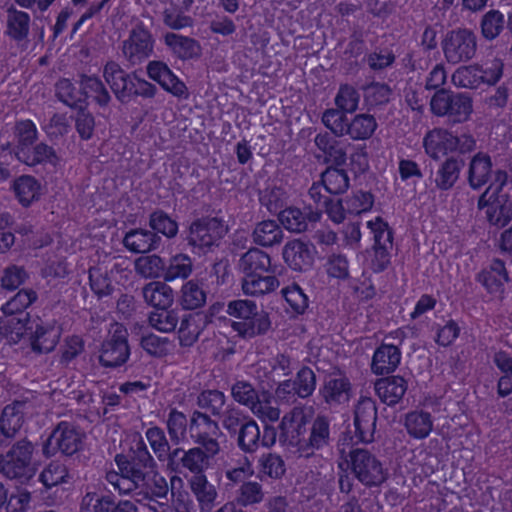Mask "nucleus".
Wrapping results in <instances>:
<instances>
[{
	"label": "nucleus",
	"mask_w": 512,
	"mask_h": 512,
	"mask_svg": "<svg viewBox=\"0 0 512 512\" xmlns=\"http://www.w3.org/2000/svg\"><path fill=\"white\" fill-rule=\"evenodd\" d=\"M252 236L256 244L269 247L281 243L283 231L276 221L264 220L255 226Z\"/></svg>",
	"instance_id": "4c0bfd02"
},
{
	"label": "nucleus",
	"mask_w": 512,
	"mask_h": 512,
	"mask_svg": "<svg viewBox=\"0 0 512 512\" xmlns=\"http://www.w3.org/2000/svg\"><path fill=\"white\" fill-rule=\"evenodd\" d=\"M347 463L354 476L365 486H377L386 479L382 463L367 449H351L347 456Z\"/></svg>",
	"instance_id": "423d86ee"
},
{
	"label": "nucleus",
	"mask_w": 512,
	"mask_h": 512,
	"mask_svg": "<svg viewBox=\"0 0 512 512\" xmlns=\"http://www.w3.org/2000/svg\"><path fill=\"white\" fill-rule=\"evenodd\" d=\"M287 195L283 188L276 185H268L260 193V203L271 213H278L286 204Z\"/></svg>",
	"instance_id": "6e6d98bb"
},
{
	"label": "nucleus",
	"mask_w": 512,
	"mask_h": 512,
	"mask_svg": "<svg viewBox=\"0 0 512 512\" xmlns=\"http://www.w3.org/2000/svg\"><path fill=\"white\" fill-rule=\"evenodd\" d=\"M33 446L26 440L17 442L3 457L4 475L9 479H29L34 474L31 465Z\"/></svg>",
	"instance_id": "f8f14e48"
},
{
	"label": "nucleus",
	"mask_w": 512,
	"mask_h": 512,
	"mask_svg": "<svg viewBox=\"0 0 512 512\" xmlns=\"http://www.w3.org/2000/svg\"><path fill=\"white\" fill-rule=\"evenodd\" d=\"M405 427L410 436L415 439H424L433 429V420L428 412L413 411L405 417Z\"/></svg>",
	"instance_id": "58836bf2"
},
{
	"label": "nucleus",
	"mask_w": 512,
	"mask_h": 512,
	"mask_svg": "<svg viewBox=\"0 0 512 512\" xmlns=\"http://www.w3.org/2000/svg\"><path fill=\"white\" fill-rule=\"evenodd\" d=\"M321 218L318 209L287 207L279 211L278 219L282 226L290 232L301 233L308 229L309 223H315Z\"/></svg>",
	"instance_id": "a211bd4d"
},
{
	"label": "nucleus",
	"mask_w": 512,
	"mask_h": 512,
	"mask_svg": "<svg viewBox=\"0 0 512 512\" xmlns=\"http://www.w3.org/2000/svg\"><path fill=\"white\" fill-rule=\"evenodd\" d=\"M161 238L146 229H132L123 238L124 247L133 253H147L157 249Z\"/></svg>",
	"instance_id": "5701e85b"
},
{
	"label": "nucleus",
	"mask_w": 512,
	"mask_h": 512,
	"mask_svg": "<svg viewBox=\"0 0 512 512\" xmlns=\"http://www.w3.org/2000/svg\"><path fill=\"white\" fill-rule=\"evenodd\" d=\"M237 443L245 453H254L260 447V429L257 423L250 419L241 425L238 431Z\"/></svg>",
	"instance_id": "a18cd8bd"
},
{
	"label": "nucleus",
	"mask_w": 512,
	"mask_h": 512,
	"mask_svg": "<svg viewBox=\"0 0 512 512\" xmlns=\"http://www.w3.org/2000/svg\"><path fill=\"white\" fill-rule=\"evenodd\" d=\"M130 356L128 331L123 324L112 323L108 335L99 351V362L105 367H119L127 362Z\"/></svg>",
	"instance_id": "0eeeda50"
},
{
	"label": "nucleus",
	"mask_w": 512,
	"mask_h": 512,
	"mask_svg": "<svg viewBox=\"0 0 512 512\" xmlns=\"http://www.w3.org/2000/svg\"><path fill=\"white\" fill-rule=\"evenodd\" d=\"M307 419L303 410L294 408L280 423V442L293 454L309 458L330 444V423L318 416L306 436Z\"/></svg>",
	"instance_id": "f03ea898"
},
{
	"label": "nucleus",
	"mask_w": 512,
	"mask_h": 512,
	"mask_svg": "<svg viewBox=\"0 0 512 512\" xmlns=\"http://www.w3.org/2000/svg\"><path fill=\"white\" fill-rule=\"evenodd\" d=\"M188 484L202 511H210L217 498L215 487L209 483L206 475L191 476Z\"/></svg>",
	"instance_id": "2f4dec72"
},
{
	"label": "nucleus",
	"mask_w": 512,
	"mask_h": 512,
	"mask_svg": "<svg viewBox=\"0 0 512 512\" xmlns=\"http://www.w3.org/2000/svg\"><path fill=\"white\" fill-rule=\"evenodd\" d=\"M320 394L330 406L344 404L351 396L350 381L344 376L331 377L325 381Z\"/></svg>",
	"instance_id": "b1692460"
},
{
	"label": "nucleus",
	"mask_w": 512,
	"mask_h": 512,
	"mask_svg": "<svg viewBox=\"0 0 512 512\" xmlns=\"http://www.w3.org/2000/svg\"><path fill=\"white\" fill-rule=\"evenodd\" d=\"M119 471L106 472L105 479L120 495H131L143 502L166 498L169 487L166 479L156 471V463L142 439H139L128 459L116 455Z\"/></svg>",
	"instance_id": "f257e3e1"
},
{
	"label": "nucleus",
	"mask_w": 512,
	"mask_h": 512,
	"mask_svg": "<svg viewBox=\"0 0 512 512\" xmlns=\"http://www.w3.org/2000/svg\"><path fill=\"white\" fill-rule=\"evenodd\" d=\"M80 85L87 97L93 98L100 106H107L111 100L110 94L102 81L95 76H81Z\"/></svg>",
	"instance_id": "8fccbe9b"
},
{
	"label": "nucleus",
	"mask_w": 512,
	"mask_h": 512,
	"mask_svg": "<svg viewBox=\"0 0 512 512\" xmlns=\"http://www.w3.org/2000/svg\"><path fill=\"white\" fill-rule=\"evenodd\" d=\"M377 421L375 402L369 397H361L354 408L355 437L363 443L374 440Z\"/></svg>",
	"instance_id": "4468645a"
},
{
	"label": "nucleus",
	"mask_w": 512,
	"mask_h": 512,
	"mask_svg": "<svg viewBox=\"0 0 512 512\" xmlns=\"http://www.w3.org/2000/svg\"><path fill=\"white\" fill-rule=\"evenodd\" d=\"M37 128L31 120H21L15 125L17 145L15 153L20 150L27 151L37 139Z\"/></svg>",
	"instance_id": "13d9d810"
},
{
	"label": "nucleus",
	"mask_w": 512,
	"mask_h": 512,
	"mask_svg": "<svg viewBox=\"0 0 512 512\" xmlns=\"http://www.w3.org/2000/svg\"><path fill=\"white\" fill-rule=\"evenodd\" d=\"M103 77L118 100L127 101V88L131 76L115 61H108L103 68Z\"/></svg>",
	"instance_id": "a878e982"
},
{
	"label": "nucleus",
	"mask_w": 512,
	"mask_h": 512,
	"mask_svg": "<svg viewBox=\"0 0 512 512\" xmlns=\"http://www.w3.org/2000/svg\"><path fill=\"white\" fill-rule=\"evenodd\" d=\"M227 233L223 221L217 218H205L193 222L189 229L188 243L200 250L209 249Z\"/></svg>",
	"instance_id": "ddd939ff"
},
{
	"label": "nucleus",
	"mask_w": 512,
	"mask_h": 512,
	"mask_svg": "<svg viewBox=\"0 0 512 512\" xmlns=\"http://www.w3.org/2000/svg\"><path fill=\"white\" fill-rule=\"evenodd\" d=\"M345 111L338 108H330L324 111L322 115V123L329 129L335 136H346L348 119Z\"/></svg>",
	"instance_id": "864d4df0"
},
{
	"label": "nucleus",
	"mask_w": 512,
	"mask_h": 512,
	"mask_svg": "<svg viewBox=\"0 0 512 512\" xmlns=\"http://www.w3.org/2000/svg\"><path fill=\"white\" fill-rule=\"evenodd\" d=\"M391 95L390 87L384 83L374 82L364 88V101L369 109L387 104Z\"/></svg>",
	"instance_id": "4d7b16f0"
},
{
	"label": "nucleus",
	"mask_w": 512,
	"mask_h": 512,
	"mask_svg": "<svg viewBox=\"0 0 512 512\" xmlns=\"http://www.w3.org/2000/svg\"><path fill=\"white\" fill-rule=\"evenodd\" d=\"M193 270V263L191 258L186 254H176L165 262V269L163 278L165 281H174L175 279L188 278Z\"/></svg>",
	"instance_id": "a19ab883"
},
{
	"label": "nucleus",
	"mask_w": 512,
	"mask_h": 512,
	"mask_svg": "<svg viewBox=\"0 0 512 512\" xmlns=\"http://www.w3.org/2000/svg\"><path fill=\"white\" fill-rule=\"evenodd\" d=\"M83 433L72 423L60 422L53 430L43 446V453L50 457L57 452L73 455L82 446Z\"/></svg>",
	"instance_id": "6e6552de"
},
{
	"label": "nucleus",
	"mask_w": 512,
	"mask_h": 512,
	"mask_svg": "<svg viewBox=\"0 0 512 512\" xmlns=\"http://www.w3.org/2000/svg\"><path fill=\"white\" fill-rule=\"evenodd\" d=\"M145 302L157 309L170 308L174 301L173 289L165 282L153 281L142 289Z\"/></svg>",
	"instance_id": "c85d7f7f"
},
{
	"label": "nucleus",
	"mask_w": 512,
	"mask_h": 512,
	"mask_svg": "<svg viewBox=\"0 0 512 512\" xmlns=\"http://www.w3.org/2000/svg\"><path fill=\"white\" fill-rule=\"evenodd\" d=\"M476 49V36L467 29L451 31L443 41L444 56L452 64L470 60L474 57Z\"/></svg>",
	"instance_id": "9b49d317"
},
{
	"label": "nucleus",
	"mask_w": 512,
	"mask_h": 512,
	"mask_svg": "<svg viewBox=\"0 0 512 512\" xmlns=\"http://www.w3.org/2000/svg\"><path fill=\"white\" fill-rule=\"evenodd\" d=\"M162 39L167 49L178 59L190 60L201 55L199 42L191 37L175 32H166L163 34Z\"/></svg>",
	"instance_id": "aec40b11"
},
{
	"label": "nucleus",
	"mask_w": 512,
	"mask_h": 512,
	"mask_svg": "<svg viewBox=\"0 0 512 512\" xmlns=\"http://www.w3.org/2000/svg\"><path fill=\"white\" fill-rule=\"evenodd\" d=\"M16 157L19 161L29 166L43 162L53 163L56 158L52 147L44 143L37 144L33 149L29 148L27 151L20 150L16 152Z\"/></svg>",
	"instance_id": "09e8293b"
},
{
	"label": "nucleus",
	"mask_w": 512,
	"mask_h": 512,
	"mask_svg": "<svg viewBox=\"0 0 512 512\" xmlns=\"http://www.w3.org/2000/svg\"><path fill=\"white\" fill-rule=\"evenodd\" d=\"M360 94L355 87L349 84L340 85L334 98L336 108L347 113H353L358 109Z\"/></svg>",
	"instance_id": "5fc2aeb1"
},
{
	"label": "nucleus",
	"mask_w": 512,
	"mask_h": 512,
	"mask_svg": "<svg viewBox=\"0 0 512 512\" xmlns=\"http://www.w3.org/2000/svg\"><path fill=\"white\" fill-rule=\"evenodd\" d=\"M28 406L26 401H14L3 409L0 417V429L3 435L13 437L21 429Z\"/></svg>",
	"instance_id": "4be33fe9"
},
{
	"label": "nucleus",
	"mask_w": 512,
	"mask_h": 512,
	"mask_svg": "<svg viewBox=\"0 0 512 512\" xmlns=\"http://www.w3.org/2000/svg\"><path fill=\"white\" fill-rule=\"evenodd\" d=\"M69 477L66 466L60 462H51L40 474V481L47 488L67 482Z\"/></svg>",
	"instance_id": "e2e57ef3"
},
{
	"label": "nucleus",
	"mask_w": 512,
	"mask_h": 512,
	"mask_svg": "<svg viewBox=\"0 0 512 512\" xmlns=\"http://www.w3.org/2000/svg\"><path fill=\"white\" fill-rule=\"evenodd\" d=\"M113 502L109 496L86 493L81 501L80 512H109L113 508Z\"/></svg>",
	"instance_id": "774afa93"
},
{
	"label": "nucleus",
	"mask_w": 512,
	"mask_h": 512,
	"mask_svg": "<svg viewBox=\"0 0 512 512\" xmlns=\"http://www.w3.org/2000/svg\"><path fill=\"white\" fill-rule=\"evenodd\" d=\"M0 323L5 335L18 341L28 330L31 332L35 322L31 321L30 314H4Z\"/></svg>",
	"instance_id": "e433bc0d"
},
{
	"label": "nucleus",
	"mask_w": 512,
	"mask_h": 512,
	"mask_svg": "<svg viewBox=\"0 0 512 512\" xmlns=\"http://www.w3.org/2000/svg\"><path fill=\"white\" fill-rule=\"evenodd\" d=\"M190 437L197 445L220 451L218 438L222 435L219 425L208 415L195 411L189 424Z\"/></svg>",
	"instance_id": "2eb2a0df"
},
{
	"label": "nucleus",
	"mask_w": 512,
	"mask_h": 512,
	"mask_svg": "<svg viewBox=\"0 0 512 512\" xmlns=\"http://www.w3.org/2000/svg\"><path fill=\"white\" fill-rule=\"evenodd\" d=\"M155 39L151 31L142 23L136 25L122 42L123 57L131 64L138 65L152 56Z\"/></svg>",
	"instance_id": "9d476101"
},
{
	"label": "nucleus",
	"mask_w": 512,
	"mask_h": 512,
	"mask_svg": "<svg viewBox=\"0 0 512 512\" xmlns=\"http://www.w3.org/2000/svg\"><path fill=\"white\" fill-rule=\"evenodd\" d=\"M227 313L238 319L232 323V328L242 337H254L265 333L270 327V321L265 314H259L254 302L249 300L231 301Z\"/></svg>",
	"instance_id": "20e7f679"
},
{
	"label": "nucleus",
	"mask_w": 512,
	"mask_h": 512,
	"mask_svg": "<svg viewBox=\"0 0 512 512\" xmlns=\"http://www.w3.org/2000/svg\"><path fill=\"white\" fill-rule=\"evenodd\" d=\"M479 71L478 65L459 67L452 75V82L460 88H477L482 84Z\"/></svg>",
	"instance_id": "680f3d73"
},
{
	"label": "nucleus",
	"mask_w": 512,
	"mask_h": 512,
	"mask_svg": "<svg viewBox=\"0 0 512 512\" xmlns=\"http://www.w3.org/2000/svg\"><path fill=\"white\" fill-rule=\"evenodd\" d=\"M278 286L279 281L275 276H262V273L244 275L242 280V290L244 294L250 296L270 293Z\"/></svg>",
	"instance_id": "473e14b6"
},
{
	"label": "nucleus",
	"mask_w": 512,
	"mask_h": 512,
	"mask_svg": "<svg viewBox=\"0 0 512 512\" xmlns=\"http://www.w3.org/2000/svg\"><path fill=\"white\" fill-rule=\"evenodd\" d=\"M423 144L426 153L433 159L455 152L454 135L445 129L437 128L428 132Z\"/></svg>",
	"instance_id": "412c9836"
},
{
	"label": "nucleus",
	"mask_w": 512,
	"mask_h": 512,
	"mask_svg": "<svg viewBox=\"0 0 512 512\" xmlns=\"http://www.w3.org/2000/svg\"><path fill=\"white\" fill-rule=\"evenodd\" d=\"M478 208L484 210L492 225L503 227L512 219V202L507 193L495 190L490 185L479 197Z\"/></svg>",
	"instance_id": "1a4fd4ad"
},
{
	"label": "nucleus",
	"mask_w": 512,
	"mask_h": 512,
	"mask_svg": "<svg viewBox=\"0 0 512 512\" xmlns=\"http://www.w3.org/2000/svg\"><path fill=\"white\" fill-rule=\"evenodd\" d=\"M492 174V162L489 155L479 152L473 156L468 168V182L477 190L488 183Z\"/></svg>",
	"instance_id": "cd10ccee"
},
{
	"label": "nucleus",
	"mask_w": 512,
	"mask_h": 512,
	"mask_svg": "<svg viewBox=\"0 0 512 512\" xmlns=\"http://www.w3.org/2000/svg\"><path fill=\"white\" fill-rule=\"evenodd\" d=\"M249 408L264 423L275 422L280 417L279 408L273 406L265 395H262L261 398L258 396Z\"/></svg>",
	"instance_id": "0e129e2a"
},
{
	"label": "nucleus",
	"mask_w": 512,
	"mask_h": 512,
	"mask_svg": "<svg viewBox=\"0 0 512 512\" xmlns=\"http://www.w3.org/2000/svg\"><path fill=\"white\" fill-rule=\"evenodd\" d=\"M431 112L439 117H448L453 123L466 122L472 112V99L465 93H448L440 89L430 100Z\"/></svg>",
	"instance_id": "39448f33"
},
{
	"label": "nucleus",
	"mask_w": 512,
	"mask_h": 512,
	"mask_svg": "<svg viewBox=\"0 0 512 512\" xmlns=\"http://www.w3.org/2000/svg\"><path fill=\"white\" fill-rule=\"evenodd\" d=\"M202 331L201 318L196 315H186L180 320L178 329L179 343L183 347L192 346Z\"/></svg>",
	"instance_id": "de8ad7c7"
},
{
	"label": "nucleus",
	"mask_w": 512,
	"mask_h": 512,
	"mask_svg": "<svg viewBox=\"0 0 512 512\" xmlns=\"http://www.w3.org/2000/svg\"><path fill=\"white\" fill-rule=\"evenodd\" d=\"M38 299V294L32 288L19 290L3 306V314H29L26 309L29 308Z\"/></svg>",
	"instance_id": "37998d69"
},
{
	"label": "nucleus",
	"mask_w": 512,
	"mask_h": 512,
	"mask_svg": "<svg viewBox=\"0 0 512 512\" xmlns=\"http://www.w3.org/2000/svg\"><path fill=\"white\" fill-rule=\"evenodd\" d=\"M135 272L145 279L163 277L165 262L158 255L140 256L134 261Z\"/></svg>",
	"instance_id": "c03bdc74"
},
{
	"label": "nucleus",
	"mask_w": 512,
	"mask_h": 512,
	"mask_svg": "<svg viewBox=\"0 0 512 512\" xmlns=\"http://www.w3.org/2000/svg\"><path fill=\"white\" fill-rule=\"evenodd\" d=\"M6 34L17 42L27 39L30 30V16L28 13L14 8L7 11Z\"/></svg>",
	"instance_id": "72a5a7b5"
},
{
	"label": "nucleus",
	"mask_w": 512,
	"mask_h": 512,
	"mask_svg": "<svg viewBox=\"0 0 512 512\" xmlns=\"http://www.w3.org/2000/svg\"><path fill=\"white\" fill-rule=\"evenodd\" d=\"M206 302V292L194 280L186 282L181 288L180 304L185 310H194L202 307Z\"/></svg>",
	"instance_id": "49530a36"
},
{
	"label": "nucleus",
	"mask_w": 512,
	"mask_h": 512,
	"mask_svg": "<svg viewBox=\"0 0 512 512\" xmlns=\"http://www.w3.org/2000/svg\"><path fill=\"white\" fill-rule=\"evenodd\" d=\"M60 334V329L53 322L36 321L29 337L32 350L36 353L51 352L56 347Z\"/></svg>",
	"instance_id": "6ab92c4d"
},
{
	"label": "nucleus",
	"mask_w": 512,
	"mask_h": 512,
	"mask_svg": "<svg viewBox=\"0 0 512 512\" xmlns=\"http://www.w3.org/2000/svg\"><path fill=\"white\" fill-rule=\"evenodd\" d=\"M283 259L295 271L309 269L314 261L315 248L300 239L288 241L283 248Z\"/></svg>",
	"instance_id": "f3484780"
},
{
	"label": "nucleus",
	"mask_w": 512,
	"mask_h": 512,
	"mask_svg": "<svg viewBox=\"0 0 512 512\" xmlns=\"http://www.w3.org/2000/svg\"><path fill=\"white\" fill-rule=\"evenodd\" d=\"M188 10L164 5L162 21L171 30H181L193 26V18L186 14Z\"/></svg>",
	"instance_id": "603ef678"
},
{
	"label": "nucleus",
	"mask_w": 512,
	"mask_h": 512,
	"mask_svg": "<svg viewBox=\"0 0 512 512\" xmlns=\"http://www.w3.org/2000/svg\"><path fill=\"white\" fill-rule=\"evenodd\" d=\"M478 280L489 292L500 291L502 285L508 281L504 262L499 259L493 260L489 267L478 275Z\"/></svg>",
	"instance_id": "c9c22d12"
},
{
	"label": "nucleus",
	"mask_w": 512,
	"mask_h": 512,
	"mask_svg": "<svg viewBox=\"0 0 512 512\" xmlns=\"http://www.w3.org/2000/svg\"><path fill=\"white\" fill-rule=\"evenodd\" d=\"M324 190L330 194H340L349 187V178L342 169L328 168L321 176Z\"/></svg>",
	"instance_id": "3c124183"
},
{
	"label": "nucleus",
	"mask_w": 512,
	"mask_h": 512,
	"mask_svg": "<svg viewBox=\"0 0 512 512\" xmlns=\"http://www.w3.org/2000/svg\"><path fill=\"white\" fill-rule=\"evenodd\" d=\"M179 321L180 317L177 309H157L156 311L151 312L148 317L149 325L161 333L173 332Z\"/></svg>",
	"instance_id": "79ce46f5"
},
{
	"label": "nucleus",
	"mask_w": 512,
	"mask_h": 512,
	"mask_svg": "<svg viewBox=\"0 0 512 512\" xmlns=\"http://www.w3.org/2000/svg\"><path fill=\"white\" fill-rule=\"evenodd\" d=\"M262 485L256 481H247L239 487L236 502L241 506L258 504L264 499Z\"/></svg>",
	"instance_id": "052dcab7"
},
{
	"label": "nucleus",
	"mask_w": 512,
	"mask_h": 512,
	"mask_svg": "<svg viewBox=\"0 0 512 512\" xmlns=\"http://www.w3.org/2000/svg\"><path fill=\"white\" fill-rule=\"evenodd\" d=\"M220 451L197 445L189 449L175 448L168 455V468L180 474L188 471L192 476L205 475L213 468Z\"/></svg>",
	"instance_id": "7ed1b4c3"
},
{
	"label": "nucleus",
	"mask_w": 512,
	"mask_h": 512,
	"mask_svg": "<svg viewBox=\"0 0 512 512\" xmlns=\"http://www.w3.org/2000/svg\"><path fill=\"white\" fill-rule=\"evenodd\" d=\"M12 190L18 202L22 206L28 207L39 199L41 185L33 176L22 175L13 181Z\"/></svg>",
	"instance_id": "c756f323"
},
{
	"label": "nucleus",
	"mask_w": 512,
	"mask_h": 512,
	"mask_svg": "<svg viewBox=\"0 0 512 512\" xmlns=\"http://www.w3.org/2000/svg\"><path fill=\"white\" fill-rule=\"evenodd\" d=\"M503 27L504 16L498 10H490L482 18V34L488 40L495 39L500 34Z\"/></svg>",
	"instance_id": "69168bd1"
},
{
	"label": "nucleus",
	"mask_w": 512,
	"mask_h": 512,
	"mask_svg": "<svg viewBox=\"0 0 512 512\" xmlns=\"http://www.w3.org/2000/svg\"><path fill=\"white\" fill-rule=\"evenodd\" d=\"M147 74L173 96L178 98L188 97L186 85L172 72L166 63L162 61H151L147 65Z\"/></svg>",
	"instance_id": "dca6fc26"
},
{
	"label": "nucleus",
	"mask_w": 512,
	"mask_h": 512,
	"mask_svg": "<svg viewBox=\"0 0 512 512\" xmlns=\"http://www.w3.org/2000/svg\"><path fill=\"white\" fill-rule=\"evenodd\" d=\"M462 162L451 157L438 168L434 179L435 186L440 190H449L459 178Z\"/></svg>",
	"instance_id": "ea45409f"
},
{
	"label": "nucleus",
	"mask_w": 512,
	"mask_h": 512,
	"mask_svg": "<svg viewBox=\"0 0 512 512\" xmlns=\"http://www.w3.org/2000/svg\"><path fill=\"white\" fill-rule=\"evenodd\" d=\"M378 127L375 117L369 113L354 115L348 123L346 136L352 140L369 139Z\"/></svg>",
	"instance_id": "f704fd0d"
},
{
	"label": "nucleus",
	"mask_w": 512,
	"mask_h": 512,
	"mask_svg": "<svg viewBox=\"0 0 512 512\" xmlns=\"http://www.w3.org/2000/svg\"><path fill=\"white\" fill-rule=\"evenodd\" d=\"M270 266V256L258 248L249 249L238 262V267L244 275L268 272Z\"/></svg>",
	"instance_id": "7c9ffc66"
},
{
	"label": "nucleus",
	"mask_w": 512,
	"mask_h": 512,
	"mask_svg": "<svg viewBox=\"0 0 512 512\" xmlns=\"http://www.w3.org/2000/svg\"><path fill=\"white\" fill-rule=\"evenodd\" d=\"M407 390V382L400 376H392L378 380L375 391L382 402L387 405L398 403Z\"/></svg>",
	"instance_id": "bb28decb"
},
{
	"label": "nucleus",
	"mask_w": 512,
	"mask_h": 512,
	"mask_svg": "<svg viewBox=\"0 0 512 512\" xmlns=\"http://www.w3.org/2000/svg\"><path fill=\"white\" fill-rule=\"evenodd\" d=\"M29 274L23 266L9 265L3 270L1 287L6 290H15L26 282Z\"/></svg>",
	"instance_id": "338daca9"
},
{
	"label": "nucleus",
	"mask_w": 512,
	"mask_h": 512,
	"mask_svg": "<svg viewBox=\"0 0 512 512\" xmlns=\"http://www.w3.org/2000/svg\"><path fill=\"white\" fill-rule=\"evenodd\" d=\"M401 352L395 345L382 344L372 358L371 369L377 375L393 372L399 365Z\"/></svg>",
	"instance_id": "393cba45"
},
{
	"label": "nucleus",
	"mask_w": 512,
	"mask_h": 512,
	"mask_svg": "<svg viewBox=\"0 0 512 512\" xmlns=\"http://www.w3.org/2000/svg\"><path fill=\"white\" fill-rule=\"evenodd\" d=\"M187 418L184 413L171 409L166 420L169 437L174 444H179L186 437Z\"/></svg>",
	"instance_id": "bf43d9fd"
}]
</instances>
